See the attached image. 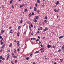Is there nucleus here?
<instances>
[{
  "label": "nucleus",
  "mask_w": 64,
  "mask_h": 64,
  "mask_svg": "<svg viewBox=\"0 0 64 64\" xmlns=\"http://www.w3.org/2000/svg\"><path fill=\"white\" fill-rule=\"evenodd\" d=\"M47 30H48V28H46L44 30V32H45L46 31H47Z\"/></svg>",
  "instance_id": "1"
},
{
  "label": "nucleus",
  "mask_w": 64,
  "mask_h": 64,
  "mask_svg": "<svg viewBox=\"0 0 64 64\" xmlns=\"http://www.w3.org/2000/svg\"><path fill=\"white\" fill-rule=\"evenodd\" d=\"M35 18H34V20H33L34 22H35V23H36V22H37V20Z\"/></svg>",
  "instance_id": "2"
},
{
  "label": "nucleus",
  "mask_w": 64,
  "mask_h": 64,
  "mask_svg": "<svg viewBox=\"0 0 64 64\" xmlns=\"http://www.w3.org/2000/svg\"><path fill=\"white\" fill-rule=\"evenodd\" d=\"M39 17L40 16H36V17L35 18L36 19H38V18H39Z\"/></svg>",
  "instance_id": "3"
},
{
  "label": "nucleus",
  "mask_w": 64,
  "mask_h": 64,
  "mask_svg": "<svg viewBox=\"0 0 64 64\" xmlns=\"http://www.w3.org/2000/svg\"><path fill=\"white\" fill-rule=\"evenodd\" d=\"M24 6V4H22V5L20 6V8H22V7H23Z\"/></svg>",
  "instance_id": "4"
},
{
  "label": "nucleus",
  "mask_w": 64,
  "mask_h": 64,
  "mask_svg": "<svg viewBox=\"0 0 64 64\" xmlns=\"http://www.w3.org/2000/svg\"><path fill=\"white\" fill-rule=\"evenodd\" d=\"M4 31L5 30H2L1 31V33H4Z\"/></svg>",
  "instance_id": "5"
},
{
  "label": "nucleus",
  "mask_w": 64,
  "mask_h": 64,
  "mask_svg": "<svg viewBox=\"0 0 64 64\" xmlns=\"http://www.w3.org/2000/svg\"><path fill=\"white\" fill-rule=\"evenodd\" d=\"M20 35V33H19V32H18L17 33V35L18 36H19Z\"/></svg>",
  "instance_id": "6"
},
{
  "label": "nucleus",
  "mask_w": 64,
  "mask_h": 64,
  "mask_svg": "<svg viewBox=\"0 0 64 64\" xmlns=\"http://www.w3.org/2000/svg\"><path fill=\"white\" fill-rule=\"evenodd\" d=\"M59 1H57L56 2V5H58V4H59Z\"/></svg>",
  "instance_id": "7"
},
{
  "label": "nucleus",
  "mask_w": 64,
  "mask_h": 64,
  "mask_svg": "<svg viewBox=\"0 0 64 64\" xmlns=\"http://www.w3.org/2000/svg\"><path fill=\"white\" fill-rule=\"evenodd\" d=\"M44 48H43L41 52L42 53V52H44Z\"/></svg>",
  "instance_id": "8"
},
{
  "label": "nucleus",
  "mask_w": 64,
  "mask_h": 64,
  "mask_svg": "<svg viewBox=\"0 0 64 64\" xmlns=\"http://www.w3.org/2000/svg\"><path fill=\"white\" fill-rule=\"evenodd\" d=\"M54 11L55 12H58V10H57L56 9H54Z\"/></svg>",
  "instance_id": "9"
},
{
  "label": "nucleus",
  "mask_w": 64,
  "mask_h": 64,
  "mask_svg": "<svg viewBox=\"0 0 64 64\" xmlns=\"http://www.w3.org/2000/svg\"><path fill=\"white\" fill-rule=\"evenodd\" d=\"M39 51L38 50L36 52H35V53L36 54V53H39Z\"/></svg>",
  "instance_id": "10"
},
{
  "label": "nucleus",
  "mask_w": 64,
  "mask_h": 64,
  "mask_svg": "<svg viewBox=\"0 0 64 64\" xmlns=\"http://www.w3.org/2000/svg\"><path fill=\"white\" fill-rule=\"evenodd\" d=\"M48 48H49L50 47V45L49 44L47 46Z\"/></svg>",
  "instance_id": "11"
},
{
  "label": "nucleus",
  "mask_w": 64,
  "mask_h": 64,
  "mask_svg": "<svg viewBox=\"0 0 64 64\" xmlns=\"http://www.w3.org/2000/svg\"><path fill=\"white\" fill-rule=\"evenodd\" d=\"M31 15H32V14H31V13H30L28 15V16L29 17H31Z\"/></svg>",
  "instance_id": "12"
},
{
  "label": "nucleus",
  "mask_w": 64,
  "mask_h": 64,
  "mask_svg": "<svg viewBox=\"0 0 64 64\" xmlns=\"http://www.w3.org/2000/svg\"><path fill=\"white\" fill-rule=\"evenodd\" d=\"M26 60H29V57H27L26 58Z\"/></svg>",
  "instance_id": "13"
},
{
  "label": "nucleus",
  "mask_w": 64,
  "mask_h": 64,
  "mask_svg": "<svg viewBox=\"0 0 64 64\" xmlns=\"http://www.w3.org/2000/svg\"><path fill=\"white\" fill-rule=\"evenodd\" d=\"M25 34H26V31H25L24 32V33L23 35L24 36V35H26Z\"/></svg>",
  "instance_id": "14"
},
{
  "label": "nucleus",
  "mask_w": 64,
  "mask_h": 64,
  "mask_svg": "<svg viewBox=\"0 0 64 64\" xmlns=\"http://www.w3.org/2000/svg\"><path fill=\"white\" fill-rule=\"evenodd\" d=\"M63 59H60V62H62V61H63Z\"/></svg>",
  "instance_id": "15"
},
{
  "label": "nucleus",
  "mask_w": 64,
  "mask_h": 64,
  "mask_svg": "<svg viewBox=\"0 0 64 64\" xmlns=\"http://www.w3.org/2000/svg\"><path fill=\"white\" fill-rule=\"evenodd\" d=\"M63 38V36H61L59 37V38L60 39H61Z\"/></svg>",
  "instance_id": "16"
},
{
  "label": "nucleus",
  "mask_w": 64,
  "mask_h": 64,
  "mask_svg": "<svg viewBox=\"0 0 64 64\" xmlns=\"http://www.w3.org/2000/svg\"><path fill=\"white\" fill-rule=\"evenodd\" d=\"M13 57H14V58H17V56H13Z\"/></svg>",
  "instance_id": "17"
},
{
  "label": "nucleus",
  "mask_w": 64,
  "mask_h": 64,
  "mask_svg": "<svg viewBox=\"0 0 64 64\" xmlns=\"http://www.w3.org/2000/svg\"><path fill=\"white\" fill-rule=\"evenodd\" d=\"M32 39H33V40H36V38H32Z\"/></svg>",
  "instance_id": "18"
},
{
  "label": "nucleus",
  "mask_w": 64,
  "mask_h": 64,
  "mask_svg": "<svg viewBox=\"0 0 64 64\" xmlns=\"http://www.w3.org/2000/svg\"><path fill=\"white\" fill-rule=\"evenodd\" d=\"M2 58H3V57H2V56H0V59H2Z\"/></svg>",
  "instance_id": "19"
},
{
  "label": "nucleus",
  "mask_w": 64,
  "mask_h": 64,
  "mask_svg": "<svg viewBox=\"0 0 64 64\" xmlns=\"http://www.w3.org/2000/svg\"><path fill=\"white\" fill-rule=\"evenodd\" d=\"M19 45H20V44H17V46L18 47V46H19Z\"/></svg>",
  "instance_id": "20"
},
{
  "label": "nucleus",
  "mask_w": 64,
  "mask_h": 64,
  "mask_svg": "<svg viewBox=\"0 0 64 64\" xmlns=\"http://www.w3.org/2000/svg\"><path fill=\"white\" fill-rule=\"evenodd\" d=\"M53 48H54V49H55L56 48V47H55V46H53Z\"/></svg>",
  "instance_id": "21"
},
{
  "label": "nucleus",
  "mask_w": 64,
  "mask_h": 64,
  "mask_svg": "<svg viewBox=\"0 0 64 64\" xmlns=\"http://www.w3.org/2000/svg\"><path fill=\"white\" fill-rule=\"evenodd\" d=\"M14 53H16V50L15 49L14 50Z\"/></svg>",
  "instance_id": "22"
},
{
  "label": "nucleus",
  "mask_w": 64,
  "mask_h": 64,
  "mask_svg": "<svg viewBox=\"0 0 64 64\" xmlns=\"http://www.w3.org/2000/svg\"><path fill=\"white\" fill-rule=\"evenodd\" d=\"M22 22H23V20H21L20 21V23H22Z\"/></svg>",
  "instance_id": "23"
},
{
  "label": "nucleus",
  "mask_w": 64,
  "mask_h": 64,
  "mask_svg": "<svg viewBox=\"0 0 64 64\" xmlns=\"http://www.w3.org/2000/svg\"><path fill=\"white\" fill-rule=\"evenodd\" d=\"M4 46L3 45L2 46V49H3L4 48Z\"/></svg>",
  "instance_id": "24"
},
{
  "label": "nucleus",
  "mask_w": 64,
  "mask_h": 64,
  "mask_svg": "<svg viewBox=\"0 0 64 64\" xmlns=\"http://www.w3.org/2000/svg\"><path fill=\"white\" fill-rule=\"evenodd\" d=\"M29 27L30 30H31V26H29Z\"/></svg>",
  "instance_id": "25"
},
{
  "label": "nucleus",
  "mask_w": 64,
  "mask_h": 64,
  "mask_svg": "<svg viewBox=\"0 0 64 64\" xmlns=\"http://www.w3.org/2000/svg\"><path fill=\"white\" fill-rule=\"evenodd\" d=\"M36 12H38V13H39L40 12V11H39V10H36Z\"/></svg>",
  "instance_id": "26"
},
{
  "label": "nucleus",
  "mask_w": 64,
  "mask_h": 64,
  "mask_svg": "<svg viewBox=\"0 0 64 64\" xmlns=\"http://www.w3.org/2000/svg\"><path fill=\"white\" fill-rule=\"evenodd\" d=\"M12 44H10V45L9 46V47H11V46H12Z\"/></svg>",
  "instance_id": "27"
},
{
  "label": "nucleus",
  "mask_w": 64,
  "mask_h": 64,
  "mask_svg": "<svg viewBox=\"0 0 64 64\" xmlns=\"http://www.w3.org/2000/svg\"><path fill=\"white\" fill-rule=\"evenodd\" d=\"M12 9L14 8V6H13V5H12Z\"/></svg>",
  "instance_id": "28"
},
{
  "label": "nucleus",
  "mask_w": 64,
  "mask_h": 64,
  "mask_svg": "<svg viewBox=\"0 0 64 64\" xmlns=\"http://www.w3.org/2000/svg\"><path fill=\"white\" fill-rule=\"evenodd\" d=\"M62 49H64V45H63L62 46Z\"/></svg>",
  "instance_id": "29"
},
{
  "label": "nucleus",
  "mask_w": 64,
  "mask_h": 64,
  "mask_svg": "<svg viewBox=\"0 0 64 64\" xmlns=\"http://www.w3.org/2000/svg\"><path fill=\"white\" fill-rule=\"evenodd\" d=\"M39 39H38L36 40V42H38V41H39Z\"/></svg>",
  "instance_id": "30"
},
{
  "label": "nucleus",
  "mask_w": 64,
  "mask_h": 64,
  "mask_svg": "<svg viewBox=\"0 0 64 64\" xmlns=\"http://www.w3.org/2000/svg\"><path fill=\"white\" fill-rule=\"evenodd\" d=\"M27 11V9H25L24 10V12H26V11Z\"/></svg>",
  "instance_id": "31"
},
{
  "label": "nucleus",
  "mask_w": 64,
  "mask_h": 64,
  "mask_svg": "<svg viewBox=\"0 0 64 64\" xmlns=\"http://www.w3.org/2000/svg\"><path fill=\"white\" fill-rule=\"evenodd\" d=\"M9 54H8V57H9Z\"/></svg>",
  "instance_id": "32"
},
{
  "label": "nucleus",
  "mask_w": 64,
  "mask_h": 64,
  "mask_svg": "<svg viewBox=\"0 0 64 64\" xmlns=\"http://www.w3.org/2000/svg\"><path fill=\"white\" fill-rule=\"evenodd\" d=\"M30 24L31 27H33V25H32V24Z\"/></svg>",
  "instance_id": "33"
},
{
  "label": "nucleus",
  "mask_w": 64,
  "mask_h": 64,
  "mask_svg": "<svg viewBox=\"0 0 64 64\" xmlns=\"http://www.w3.org/2000/svg\"><path fill=\"white\" fill-rule=\"evenodd\" d=\"M10 33H12V30H11L10 31Z\"/></svg>",
  "instance_id": "34"
},
{
  "label": "nucleus",
  "mask_w": 64,
  "mask_h": 64,
  "mask_svg": "<svg viewBox=\"0 0 64 64\" xmlns=\"http://www.w3.org/2000/svg\"><path fill=\"white\" fill-rule=\"evenodd\" d=\"M45 18L46 19H47V16H46L45 17Z\"/></svg>",
  "instance_id": "35"
},
{
  "label": "nucleus",
  "mask_w": 64,
  "mask_h": 64,
  "mask_svg": "<svg viewBox=\"0 0 64 64\" xmlns=\"http://www.w3.org/2000/svg\"><path fill=\"white\" fill-rule=\"evenodd\" d=\"M10 3L11 4H12V1H10Z\"/></svg>",
  "instance_id": "36"
},
{
  "label": "nucleus",
  "mask_w": 64,
  "mask_h": 64,
  "mask_svg": "<svg viewBox=\"0 0 64 64\" xmlns=\"http://www.w3.org/2000/svg\"><path fill=\"white\" fill-rule=\"evenodd\" d=\"M58 52H61V50H58Z\"/></svg>",
  "instance_id": "37"
},
{
  "label": "nucleus",
  "mask_w": 64,
  "mask_h": 64,
  "mask_svg": "<svg viewBox=\"0 0 64 64\" xmlns=\"http://www.w3.org/2000/svg\"><path fill=\"white\" fill-rule=\"evenodd\" d=\"M38 39H40V37L39 36H38Z\"/></svg>",
  "instance_id": "38"
},
{
  "label": "nucleus",
  "mask_w": 64,
  "mask_h": 64,
  "mask_svg": "<svg viewBox=\"0 0 64 64\" xmlns=\"http://www.w3.org/2000/svg\"><path fill=\"white\" fill-rule=\"evenodd\" d=\"M0 52H2V50L1 49L0 50Z\"/></svg>",
  "instance_id": "39"
},
{
  "label": "nucleus",
  "mask_w": 64,
  "mask_h": 64,
  "mask_svg": "<svg viewBox=\"0 0 64 64\" xmlns=\"http://www.w3.org/2000/svg\"><path fill=\"white\" fill-rule=\"evenodd\" d=\"M34 12L32 13V15H34Z\"/></svg>",
  "instance_id": "40"
},
{
  "label": "nucleus",
  "mask_w": 64,
  "mask_h": 64,
  "mask_svg": "<svg viewBox=\"0 0 64 64\" xmlns=\"http://www.w3.org/2000/svg\"><path fill=\"white\" fill-rule=\"evenodd\" d=\"M16 43H17V44H19V42L18 41L16 42Z\"/></svg>",
  "instance_id": "41"
},
{
  "label": "nucleus",
  "mask_w": 64,
  "mask_h": 64,
  "mask_svg": "<svg viewBox=\"0 0 64 64\" xmlns=\"http://www.w3.org/2000/svg\"><path fill=\"white\" fill-rule=\"evenodd\" d=\"M35 5H36V7H37V4H35Z\"/></svg>",
  "instance_id": "42"
},
{
  "label": "nucleus",
  "mask_w": 64,
  "mask_h": 64,
  "mask_svg": "<svg viewBox=\"0 0 64 64\" xmlns=\"http://www.w3.org/2000/svg\"><path fill=\"white\" fill-rule=\"evenodd\" d=\"M50 47H51L52 48H53V46H51V45H50Z\"/></svg>",
  "instance_id": "43"
},
{
  "label": "nucleus",
  "mask_w": 64,
  "mask_h": 64,
  "mask_svg": "<svg viewBox=\"0 0 64 64\" xmlns=\"http://www.w3.org/2000/svg\"><path fill=\"white\" fill-rule=\"evenodd\" d=\"M15 63H16V62H17V61L16 60H15Z\"/></svg>",
  "instance_id": "44"
},
{
  "label": "nucleus",
  "mask_w": 64,
  "mask_h": 64,
  "mask_svg": "<svg viewBox=\"0 0 64 64\" xmlns=\"http://www.w3.org/2000/svg\"><path fill=\"white\" fill-rule=\"evenodd\" d=\"M2 60H5V58H2Z\"/></svg>",
  "instance_id": "45"
},
{
  "label": "nucleus",
  "mask_w": 64,
  "mask_h": 64,
  "mask_svg": "<svg viewBox=\"0 0 64 64\" xmlns=\"http://www.w3.org/2000/svg\"><path fill=\"white\" fill-rule=\"evenodd\" d=\"M39 33V31H38L36 33V34H38Z\"/></svg>",
  "instance_id": "46"
},
{
  "label": "nucleus",
  "mask_w": 64,
  "mask_h": 64,
  "mask_svg": "<svg viewBox=\"0 0 64 64\" xmlns=\"http://www.w3.org/2000/svg\"><path fill=\"white\" fill-rule=\"evenodd\" d=\"M40 46H41V47H43V45H42V44H40Z\"/></svg>",
  "instance_id": "47"
},
{
  "label": "nucleus",
  "mask_w": 64,
  "mask_h": 64,
  "mask_svg": "<svg viewBox=\"0 0 64 64\" xmlns=\"http://www.w3.org/2000/svg\"><path fill=\"white\" fill-rule=\"evenodd\" d=\"M3 42H1V45H3Z\"/></svg>",
  "instance_id": "48"
},
{
  "label": "nucleus",
  "mask_w": 64,
  "mask_h": 64,
  "mask_svg": "<svg viewBox=\"0 0 64 64\" xmlns=\"http://www.w3.org/2000/svg\"><path fill=\"white\" fill-rule=\"evenodd\" d=\"M34 9H36V10H37L36 8V7H35L34 8Z\"/></svg>",
  "instance_id": "49"
},
{
  "label": "nucleus",
  "mask_w": 64,
  "mask_h": 64,
  "mask_svg": "<svg viewBox=\"0 0 64 64\" xmlns=\"http://www.w3.org/2000/svg\"><path fill=\"white\" fill-rule=\"evenodd\" d=\"M21 28V27L20 26H19L18 27V28Z\"/></svg>",
  "instance_id": "50"
},
{
  "label": "nucleus",
  "mask_w": 64,
  "mask_h": 64,
  "mask_svg": "<svg viewBox=\"0 0 64 64\" xmlns=\"http://www.w3.org/2000/svg\"><path fill=\"white\" fill-rule=\"evenodd\" d=\"M44 22H45V23H46L47 22V20H45Z\"/></svg>",
  "instance_id": "51"
},
{
  "label": "nucleus",
  "mask_w": 64,
  "mask_h": 64,
  "mask_svg": "<svg viewBox=\"0 0 64 64\" xmlns=\"http://www.w3.org/2000/svg\"><path fill=\"white\" fill-rule=\"evenodd\" d=\"M2 36H0V38L2 39Z\"/></svg>",
  "instance_id": "52"
},
{
  "label": "nucleus",
  "mask_w": 64,
  "mask_h": 64,
  "mask_svg": "<svg viewBox=\"0 0 64 64\" xmlns=\"http://www.w3.org/2000/svg\"><path fill=\"white\" fill-rule=\"evenodd\" d=\"M18 52L19 51V48L18 49Z\"/></svg>",
  "instance_id": "53"
},
{
  "label": "nucleus",
  "mask_w": 64,
  "mask_h": 64,
  "mask_svg": "<svg viewBox=\"0 0 64 64\" xmlns=\"http://www.w3.org/2000/svg\"><path fill=\"white\" fill-rule=\"evenodd\" d=\"M37 2H38V3H40V1H37Z\"/></svg>",
  "instance_id": "54"
},
{
  "label": "nucleus",
  "mask_w": 64,
  "mask_h": 64,
  "mask_svg": "<svg viewBox=\"0 0 64 64\" xmlns=\"http://www.w3.org/2000/svg\"><path fill=\"white\" fill-rule=\"evenodd\" d=\"M39 43H40V44H41V42L39 41Z\"/></svg>",
  "instance_id": "55"
},
{
  "label": "nucleus",
  "mask_w": 64,
  "mask_h": 64,
  "mask_svg": "<svg viewBox=\"0 0 64 64\" xmlns=\"http://www.w3.org/2000/svg\"><path fill=\"white\" fill-rule=\"evenodd\" d=\"M57 18H58V14L57 15Z\"/></svg>",
  "instance_id": "56"
},
{
  "label": "nucleus",
  "mask_w": 64,
  "mask_h": 64,
  "mask_svg": "<svg viewBox=\"0 0 64 64\" xmlns=\"http://www.w3.org/2000/svg\"><path fill=\"white\" fill-rule=\"evenodd\" d=\"M31 35H33V33H32L31 34Z\"/></svg>",
  "instance_id": "57"
},
{
  "label": "nucleus",
  "mask_w": 64,
  "mask_h": 64,
  "mask_svg": "<svg viewBox=\"0 0 64 64\" xmlns=\"http://www.w3.org/2000/svg\"><path fill=\"white\" fill-rule=\"evenodd\" d=\"M42 49H43V48H42L40 49V51H41V50H42Z\"/></svg>",
  "instance_id": "58"
},
{
  "label": "nucleus",
  "mask_w": 64,
  "mask_h": 64,
  "mask_svg": "<svg viewBox=\"0 0 64 64\" xmlns=\"http://www.w3.org/2000/svg\"><path fill=\"white\" fill-rule=\"evenodd\" d=\"M31 40H32V41L33 40V38H31Z\"/></svg>",
  "instance_id": "59"
},
{
  "label": "nucleus",
  "mask_w": 64,
  "mask_h": 64,
  "mask_svg": "<svg viewBox=\"0 0 64 64\" xmlns=\"http://www.w3.org/2000/svg\"><path fill=\"white\" fill-rule=\"evenodd\" d=\"M2 41H3V40H1L0 41V43H1V42H2Z\"/></svg>",
  "instance_id": "60"
},
{
  "label": "nucleus",
  "mask_w": 64,
  "mask_h": 64,
  "mask_svg": "<svg viewBox=\"0 0 64 64\" xmlns=\"http://www.w3.org/2000/svg\"><path fill=\"white\" fill-rule=\"evenodd\" d=\"M32 54H31L30 55V56H32Z\"/></svg>",
  "instance_id": "61"
},
{
  "label": "nucleus",
  "mask_w": 64,
  "mask_h": 64,
  "mask_svg": "<svg viewBox=\"0 0 64 64\" xmlns=\"http://www.w3.org/2000/svg\"><path fill=\"white\" fill-rule=\"evenodd\" d=\"M44 22H42V24H43V25H44Z\"/></svg>",
  "instance_id": "62"
},
{
  "label": "nucleus",
  "mask_w": 64,
  "mask_h": 64,
  "mask_svg": "<svg viewBox=\"0 0 64 64\" xmlns=\"http://www.w3.org/2000/svg\"><path fill=\"white\" fill-rule=\"evenodd\" d=\"M11 27H10L9 28L10 30V29H11Z\"/></svg>",
  "instance_id": "63"
},
{
  "label": "nucleus",
  "mask_w": 64,
  "mask_h": 64,
  "mask_svg": "<svg viewBox=\"0 0 64 64\" xmlns=\"http://www.w3.org/2000/svg\"><path fill=\"white\" fill-rule=\"evenodd\" d=\"M33 64H35V62H34L33 63Z\"/></svg>",
  "instance_id": "64"
}]
</instances>
